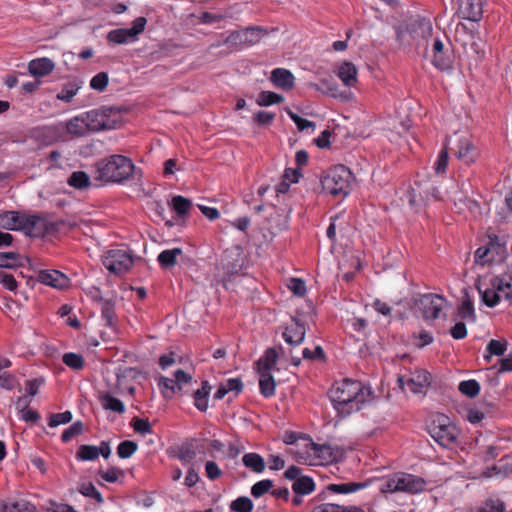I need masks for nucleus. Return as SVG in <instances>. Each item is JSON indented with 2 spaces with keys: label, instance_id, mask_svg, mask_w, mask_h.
Segmentation results:
<instances>
[{
  "label": "nucleus",
  "instance_id": "obj_3",
  "mask_svg": "<svg viewBox=\"0 0 512 512\" xmlns=\"http://www.w3.org/2000/svg\"><path fill=\"white\" fill-rule=\"evenodd\" d=\"M98 179L105 182L123 183L135 172V165L126 156L115 154L96 163Z\"/></svg>",
  "mask_w": 512,
  "mask_h": 512
},
{
  "label": "nucleus",
  "instance_id": "obj_64",
  "mask_svg": "<svg viewBox=\"0 0 512 512\" xmlns=\"http://www.w3.org/2000/svg\"><path fill=\"white\" fill-rule=\"evenodd\" d=\"M275 118V113L268 112V111H258L254 115V121L261 126H267L270 125Z\"/></svg>",
  "mask_w": 512,
  "mask_h": 512
},
{
  "label": "nucleus",
  "instance_id": "obj_55",
  "mask_svg": "<svg viewBox=\"0 0 512 512\" xmlns=\"http://www.w3.org/2000/svg\"><path fill=\"white\" fill-rule=\"evenodd\" d=\"M84 430L83 423L81 421L74 422L69 428L64 430L61 439L63 442H69L74 437L82 434Z\"/></svg>",
  "mask_w": 512,
  "mask_h": 512
},
{
  "label": "nucleus",
  "instance_id": "obj_57",
  "mask_svg": "<svg viewBox=\"0 0 512 512\" xmlns=\"http://www.w3.org/2000/svg\"><path fill=\"white\" fill-rule=\"evenodd\" d=\"M313 87L324 94L337 97V84L326 79L321 80L320 84H314Z\"/></svg>",
  "mask_w": 512,
  "mask_h": 512
},
{
  "label": "nucleus",
  "instance_id": "obj_59",
  "mask_svg": "<svg viewBox=\"0 0 512 512\" xmlns=\"http://www.w3.org/2000/svg\"><path fill=\"white\" fill-rule=\"evenodd\" d=\"M72 420V413L70 411H65L62 413L51 414L49 417V426L56 427L61 424H67Z\"/></svg>",
  "mask_w": 512,
  "mask_h": 512
},
{
  "label": "nucleus",
  "instance_id": "obj_27",
  "mask_svg": "<svg viewBox=\"0 0 512 512\" xmlns=\"http://www.w3.org/2000/svg\"><path fill=\"white\" fill-rule=\"evenodd\" d=\"M337 76L345 86L352 87L357 82V69L352 62L345 61L339 66Z\"/></svg>",
  "mask_w": 512,
  "mask_h": 512
},
{
  "label": "nucleus",
  "instance_id": "obj_32",
  "mask_svg": "<svg viewBox=\"0 0 512 512\" xmlns=\"http://www.w3.org/2000/svg\"><path fill=\"white\" fill-rule=\"evenodd\" d=\"M24 261L29 262V258L22 257L17 252H0L1 268H14L18 266H23Z\"/></svg>",
  "mask_w": 512,
  "mask_h": 512
},
{
  "label": "nucleus",
  "instance_id": "obj_12",
  "mask_svg": "<svg viewBox=\"0 0 512 512\" xmlns=\"http://www.w3.org/2000/svg\"><path fill=\"white\" fill-rule=\"evenodd\" d=\"M112 108L91 110L83 114L89 132H98L115 128L116 122L110 118Z\"/></svg>",
  "mask_w": 512,
  "mask_h": 512
},
{
  "label": "nucleus",
  "instance_id": "obj_29",
  "mask_svg": "<svg viewBox=\"0 0 512 512\" xmlns=\"http://www.w3.org/2000/svg\"><path fill=\"white\" fill-rule=\"evenodd\" d=\"M183 251L181 248H173L162 251L157 260L160 266L164 269L172 268L177 264V258L182 256Z\"/></svg>",
  "mask_w": 512,
  "mask_h": 512
},
{
  "label": "nucleus",
  "instance_id": "obj_2",
  "mask_svg": "<svg viewBox=\"0 0 512 512\" xmlns=\"http://www.w3.org/2000/svg\"><path fill=\"white\" fill-rule=\"evenodd\" d=\"M370 396L369 388L359 381L350 379L336 382L330 390V399L335 409L342 415L360 410Z\"/></svg>",
  "mask_w": 512,
  "mask_h": 512
},
{
  "label": "nucleus",
  "instance_id": "obj_52",
  "mask_svg": "<svg viewBox=\"0 0 512 512\" xmlns=\"http://www.w3.org/2000/svg\"><path fill=\"white\" fill-rule=\"evenodd\" d=\"M79 492L85 496L95 499L98 503L103 502V497L101 493L96 489V487L91 483H81L79 486Z\"/></svg>",
  "mask_w": 512,
  "mask_h": 512
},
{
  "label": "nucleus",
  "instance_id": "obj_1",
  "mask_svg": "<svg viewBox=\"0 0 512 512\" xmlns=\"http://www.w3.org/2000/svg\"><path fill=\"white\" fill-rule=\"evenodd\" d=\"M458 16L464 20L456 29L457 39L468 56L479 54L480 0H458Z\"/></svg>",
  "mask_w": 512,
  "mask_h": 512
},
{
  "label": "nucleus",
  "instance_id": "obj_62",
  "mask_svg": "<svg viewBox=\"0 0 512 512\" xmlns=\"http://www.w3.org/2000/svg\"><path fill=\"white\" fill-rule=\"evenodd\" d=\"M412 338L414 340L413 344L418 348H423L433 342V336L425 330H422L418 334L414 333Z\"/></svg>",
  "mask_w": 512,
  "mask_h": 512
},
{
  "label": "nucleus",
  "instance_id": "obj_45",
  "mask_svg": "<svg viewBox=\"0 0 512 512\" xmlns=\"http://www.w3.org/2000/svg\"><path fill=\"white\" fill-rule=\"evenodd\" d=\"M172 206L179 217H184L188 214L192 203L189 199L178 195L172 198Z\"/></svg>",
  "mask_w": 512,
  "mask_h": 512
},
{
  "label": "nucleus",
  "instance_id": "obj_4",
  "mask_svg": "<svg viewBox=\"0 0 512 512\" xmlns=\"http://www.w3.org/2000/svg\"><path fill=\"white\" fill-rule=\"evenodd\" d=\"M509 343L506 339H491L485 348L483 360L486 369L494 374L512 372V353L506 354Z\"/></svg>",
  "mask_w": 512,
  "mask_h": 512
},
{
  "label": "nucleus",
  "instance_id": "obj_41",
  "mask_svg": "<svg viewBox=\"0 0 512 512\" xmlns=\"http://www.w3.org/2000/svg\"><path fill=\"white\" fill-rule=\"evenodd\" d=\"M449 164V153L446 145L440 150L437 159L433 165L435 175L444 176L447 173Z\"/></svg>",
  "mask_w": 512,
  "mask_h": 512
},
{
  "label": "nucleus",
  "instance_id": "obj_50",
  "mask_svg": "<svg viewBox=\"0 0 512 512\" xmlns=\"http://www.w3.org/2000/svg\"><path fill=\"white\" fill-rule=\"evenodd\" d=\"M138 445L134 441H122L117 447V454L120 458L126 459L131 457L137 450Z\"/></svg>",
  "mask_w": 512,
  "mask_h": 512
},
{
  "label": "nucleus",
  "instance_id": "obj_20",
  "mask_svg": "<svg viewBox=\"0 0 512 512\" xmlns=\"http://www.w3.org/2000/svg\"><path fill=\"white\" fill-rule=\"evenodd\" d=\"M396 475L400 492L413 494L423 491L426 487V481L421 477L407 473H399Z\"/></svg>",
  "mask_w": 512,
  "mask_h": 512
},
{
  "label": "nucleus",
  "instance_id": "obj_14",
  "mask_svg": "<svg viewBox=\"0 0 512 512\" xmlns=\"http://www.w3.org/2000/svg\"><path fill=\"white\" fill-rule=\"evenodd\" d=\"M147 20L145 17H138L133 21L131 28H120L108 33V40L116 44H124L134 41L145 29Z\"/></svg>",
  "mask_w": 512,
  "mask_h": 512
},
{
  "label": "nucleus",
  "instance_id": "obj_30",
  "mask_svg": "<svg viewBox=\"0 0 512 512\" xmlns=\"http://www.w3.org/2000/svg\"><path fill=\"white\" fill-rule=\"evenodd\" d=\"M1 512H35L36 507L30 502L20 499L16 501L3 502L0 505Z\"/></svg>",
  "mask_w": 512,
  "mask_h": 512
},
{
  "label": "nucleus",
  "instance_id": "obj_25",
  "mask_svg": "<svg viewBox=\"0 0 512 512\" xmlns=\"http://www.w3.org/2000/svg\"><path fill=\"white\" fill-rule=\"evenodd\" d=\"M66 132L73 137H83L89 133L83 114L75 116L64 123Z\"/></svg>",
  "mask_w": 512,
  "mask_h": 512
},
{
  "label": "nucleus",
  "instance_id": "obj_8",
  "mask_svg": "<svg viewBox=\"0 0 512 512\" xmlns=\"http://www.w3.org/2000/svg\"><path fill=\"white\" fill-rule=\"evenodd\" d=\"M265 34L266 30L261 26H251L232 31L224 40V44L234 47L252 46L259 43Z\"/></svg>",
  "mask_w": 512,
  "mask_h": 512
},
{
  "label": "nucleus",
  "instance_id": "obj_5",
  "mask_svg": "<svg viewBox=\"0 0 512 512\" xmlns=\"http://www.w3.org/2000/svg\"><path fill=\"white\" fill-rule=\"evenodd\" d=\"M353 181V173L344 165L328 169L321 177L323 191L333 196H347Z\"/></svg>",
  "mask_w": 512,
  "mask_h": 512
},
{
  "label": "nucleus",
  "instance_id": "obj_10",
  "mask_svg": "<svg viewBox=\"0 0 512 512\" xmlns=\"http://www.w3.org/2000/svg\"><path fill=\"white\" fill-rule=\"evenodd\" d=\"M484 243L482 251V266L484 264L501 263L507 256V249L504 242L496 235L488 234L482 238Z\"/></svg>",
  "mask_w": 512,
  "mask_h": 512
},
{
  "label": "nucleus",
  "instance_id": "obj_49",
  "mask_svg": "<svg viewBox=\"0 0 512 512\" xmlns=\"http://www.w3.org/2000/svg\"><path fill=\"white\" fill-rule=\"evenodd\" d=\"M165 398H171L175 393L179 392L177 389V383L173 378L160 377L158 383Z\"/></svg>",
  "mask_w": 512,
  "mask_h": 512
},
{
  "label": "nucleus",
  "instance_id": "obj_47",
  "mask_svg": "<svg viewBox=\"0 0 512 512\" xmlns=\"http://www.w3.org/2000/svg\"><path fill=\"white\" fill-rule=\"evenodd\" d=\"M458 390L469 398H474L480 391V385L476 380L462 381L458 385Z\"/></svg>",
  "mask_w": 512,
  "mask_h": 512
},
{
  "label": "nucleus",
  "instance_id": "obj_58",
  "mask_svg": "<svg viewBox=\"0 0 512 512\" xmlns=\"http://www.w3.org/2000/svg\"><path fill=\"white\" fill-rule=\"evenodd\" d=\"M225 390H227V393H233L234 396L239 395L243 390V382L240 378H231L226 380L225 382L221 383Z\"/></svg>",
  "mask_w": 512,
  "mask_h": 512
},
{
  "label": "nucleus",
  "instance_id": "obj_37",
  "mask_svg": "<svg viewBox=\"0 0 512 512\" xmlns=\"http://www.w3.org/2000/svg\"><path fill=\"white\" fill-rule=\"evenodd\" d=\"M315 483L309 476H301L292 484V490L298 495H307L314 491Z\"/></svg>",
  "mask_w": 512,
  "mask_h": 512
},
{
  "label": "nucleus",
  "instance_id": "obj_35",
  "mask_svg": "<svg viewBox=\"0 0 512 512\" xmlns=\"http://www.w3.org/2000/svg\"><path fill=\"white\" fill-rule=\"evenodd\" d=\"M243 465L255 473H262L265 470V461L257 453H247L242 457Z\"/></svg>",
  "mask_w": 512,
  "mask_h": 512
},
{
  "label": "nucleus",
  "instance_id": "obj_39",
  "mask_svg": "<svg viewBox=\"0 0 512 512\" xmlns=\"http://www.w3.org/2000/svg\"><path fill=\"white\" fill-rule=\"evenodd\" d=\"M100 402L102 407L106 410H110L119 414L125 412L124 403L120 399L113 397L109 393L101 395Z\"/></svg>",
  "mask_w": 512,
  "mask_h": 512
},
{
  "label": "nucleus",
  "instance_id": "obj_18",
  "mask_svg": "<svg viewBox=\"0 0 512 512\" xmlns=\"http://www.w3.org/2000/svg\"><path fill=\"white\" fill-rule=\"evenodd\" d=\"M305 334V323L297 318H292L291 323L285 327L282 337L291 347H296L303 342Z\"/></svg>",
  "mask_w": 512,
  "mask_h": 512
},
{
  "label": "nucleus",
  "instance_id": "obj_7",
  "mask_svg": "<svg viewBox=\"0 0 512 512\" xmlns=\"http://www.w3.org/2000/svg\"><path fill=\"white\" fill-rule=\"evenodd\" d=\"M432 23L429 19L424 17H416L411 19L404 30L399 29L397 32V39L399 41L406 40V35H409L411 41L416 45L426 42L432 36Z\"/></svg>",
  "mask_w": 512,
  "mask_h": 512
},
{
  "label": "nucleus",
  "instance_id": "obj_40",
  "mask_svg": "<svg viewBox=\"0 0 512 512\" xmlns=\"http://www.w3.org/2000/svg\"><path fill=\"white\" fill-rule=\"evenodd\" d=\"M366 487L365 483L347 482L339 484H329L327 490L337 494H349Z\"/></svg>",
  "mask_w": 512,
  "mask_h": 512
},
{
  "label": "nucleus",
  "instance_id": "obj_61",
  "mask_svg": "<svg viewBox=\"0 0 512 512\" xmlns=\"http://www.w3.org/2000/svg\"><path fill=\"white\" fill-rule=\"evenodd\" d=\"M132 427L135 432L145 435L152 433V426L147 419L134 418L132 420Z\"/></svg>",
  "mask_w": 512,
  "mask_h": 512
},
{
  "label": "nucleus",
  "instance_id": "obj_11",
  "mask_svg": "<svg viewBox=\"0 0 512 512\" xmlns=\"http://www.w3.org/2000/svg\"><path fill=\"white\" fill-rule=\"evenodd\" d=\"M133 262L131 251L124 249L110 250L103 257V265L114 274L127 272L133 265Z\"/></svg>",
  "mask_w": 512,
  "mask_h": 512
},
{
  "label": "nucleus",
  "instance_id": "obj_15",
  "mask_svg": "<svg viewBox=\"0 0 512 512\" xmlns=\"http://www.w3.org/2000/svg\"><path fill=\"white\" fill-rule=\"evenodd\" d=\"M29 237H42L48 232V223L38 215L23 212L21 230Z\"/></svg>",
  "mask_w": 512,
  "mask_h": 512
},
{
  "label": "nucleus",
  "instance_id": "obj_33",
  "mask_svg": "<svg viewBox=\"0 0 512 512\" xmlns=\"http://www.w3.org/2000/svg\"><path fill=\"white\" fill-rule=\"evenodd\" d=\"M463 297L461 305L458 308L459 315L462 319L475 320V310L473 305V299L469 295L467 288L462 289Z\"/></svg>",
  "mask_w": 512,
  "mask_h": 512
},
{
  "label": "nucleus",
  "instance_id": "obj_23",
  "mask_svg": "<svg viewBox=\"0 0 512 512\" xmlns=\"http://www.w3.org/2000/svg\"><path fill=\"white\" fill-rule=\"evenodd\" d=\"M54 68V62L46 57L31 60L28 64L29 73L35 77H44L50 74Z\"/></svg>",
  "mask_w": 512,
  "mask_h": 512
},
{
  "label": "nucleus",
  "instance_id": "obj_63",
  "mask_svg": "<svg viewBox=\"0 0 512 512\" xmlns=\"http://www.w3.org/2000/svg\"><path fill=\"white\" fill-rule=\"evenodd\" d=\"M124 473L122 470L112 467L109 468L107 471H99L100 477L109 483H114L119 479V476H122Z\"/></svg>",
  "mask_w": 512,
  "mask_h": 512
},
{
  "label": "nucleus",
  "instance_id": "obj_60",
  "mask_svg": "<svg viewBox=\"0 0 512 512\" xmlns=\"http://www.w3.org/2000/svg\"><path fill=\"white\" fill-rule=\"evenodd\" d=\"M286 112H287L288 116L290 117V119L296 124L297 128L300 131L315 127V124L312 121H309L307 119L300 117L299 115L294 113L292 110L286 109Z\"/></svg>",
  "mask_w": 512,
  "mask_h": 512
},
{
  "label": "nucleus",
  "instance_id": "obj_51",
  "mask_svg": "<svg viewBox=\"0 0 512 512\" xmlns=\"http://www.w3.org/2000/svg\"><path fill=\"white\" fill-rule=\"evenodd\" d=\"M230 509L234 512H252L253 502L248 497H238L232 501Z\"/></svg>",
  "mask_w": 512,
  "mask_h": 512
},
{
  "label": "nucleus",
  "instance_id": "obj_53",
  "mask_svg": "<svg viewBox=\"0 0 512 512\" xmlns=\"http://www.w3.org/2000/svg\"><path fill=\"white\" fill-rule=\"evenodd\" d=\"M274 486V483L270 479L261 480L257 483H255L251 487V494L255 498H259L263 496L265 493H267L272 487Z\"/></svg>",
  "mask_w": 512,
  "mask_h": 512
},
{
  "label": "nucleus",
  "instance_id": "obj_54",
  "mask_svg": "<svg viewBox=\"0 0 512 512\" xmlns=\"http://www.w3.org/2000/svg\"><path fill=\"white\" fill-rule=\"evenodd\" d=\"M504 502L499 498H488L482 505V512H505Z\"/></svg>",
  "mask_w": 512,
  "mask_h": 512
},
{
  "label": "nucleus",
  "instance_id": "obj_21",
  "mask_svg": "<svg viewBox=\"0 0 512 512\" xmlns=\"http://www.w3.org/2000/svg\"><path fill=\"white\" fill-rule=\"evenodd\" d=\"M38 280L56 289H65L70 284L69 278L58 270H41L38 273Z\"/></svg>",
  "mask_w": 512,
  "mask_h": 512
},
{
  "label": "nucleus",
  "instance_id": "obj_46",
  "mask_svg": "<svg viewBox=\"0 0 512 512\" xmlns=\"http://www.w3.org/2000/svg\"><path fill=\"white\" fill-rule=\"evenodd\" d=\"M284 97L272 91H262L257 98V104L259 106H269L283 102Z\"/></svg>",
  "mask_w": 512,
  "mask_h": 512
},
{
  "label": "nucleus",
  "instance_id": "obj_48",
  "mask_svg": "<svg viewBox=\"0 0 512 512\" xmlns=\"http://www.w3.org/2000/svg\"><path fill=\"white\" fill-rule=\"evenodd\" d=\"M62 361L66 366L74 370H81L84 367V358L77 353H65L62 357Z\"/></svg>",
  "mask_w": 512,
  "mask_h": 512
},
{
  "label": "nucleus",
  "instance_id": "obj_38",
  "mask_svg": "<svg viewBox=\"0 0 512 512\" xmlns=\"http://www.w3.org/2000/svg\"><path fill=\"white\" fill-rule=\"evenodd\" d=\"M99 294L100 291L96 290V295L94 296V298L102 302V318L106 321V324L108 326H112L115 318V305L111 300H103Z\"/></svg>",
  "mask_w": 512,
  "mask_h": 512
},
{
  "label": "nucleus",
  "instance_id": "obj_9",
  "mask_svg": "<svg viewBox=\"0 0 512 512\" xmlns=\"http://www.w3.org/2000/svg\"><path fill=\"white\" fill-rule=\"evenodd\" d=\"M493 290L482 292V303L494 307L501 298L512 302V282L505 278L495 277L491 280Z\"/></svg>",
  "mask_w": 512,
  "mask_h": 512
},
{
  "label": "nucleus",
  "instance_id": "obj_16",
  "mask_svg": "<svg viewBox=\"0 0 512 512\" xmlns=\"http://www.w3.org/2000/svg\"><path fill=\"white\" fill-rule=\"evenodd\" d=\"M431 375L426 370H415L411 376L405 380L404 376L398 378V383L401 388L407 385L409 390L414 393H421L422 390L430 384Z\"/></svg>",
  "mask_w": 512,
  "mask_h": 512
},
{
  "label": "nucleus",
  "instance_id": "obj_28",
  "mask_svg": "<svg viewBox=\"0 0 512 512\" xmlns=\"http://www.w3.org/2000/svg\"><path fill=\"white\" fill-rule=\"evenodd\" d=\"M457 413L461 416L462 419L469 421L472 424H477L480 422V410L478 407L472 405L471 403H460L457 406Z\"/></svg>",
  "mask_w": 512,
  "mask_h": 512
},
{
  "label": "nucleus",
  "instance_id": "obj_42",
  "mask_svg": "<svg viewBox=\"0 0 512 512\" xmlns=\"http://www.w3.org/2000/svg\"><path fill=\"white\" fill-rule=\"evenodd\" d=\"M81 88L80 83L71 81L63 85L61 91L56 95L58 100L69 103Z\"/></svg>",
  "mask_w": 512,
  "mask_h": 512
},
{
  "label": "nucleus",
  "instance_id": "obj_24",
  "mask_svg": "<svg viewBox=\"0 0 512 512\" xmlns=\"http://www.w3.org/2000/svg\"><path fill=\"white\" fill-rule=\"evenodd\" d=\"M270 80L276 87H279L284 90H289L294 86V76L287 69H274L271 73Z\"/></svg>",
  "mask_w": 512,
  "mask_h": 512
},
{
  "label": "nucleus",
  "instance_id": "obj_56",
  "mask_svg": "<svg viewBox=\"0 0 512 512\" xmlns=\"http://www.w3.org/2000/svg\"><path fill=\"white\" fill-rule=\"evenodd\" d=\"M109 77L106 72H99L90 81V87L96 91H104L108 85Z\"/></svg>",
  "mask_w": 512,
  "mask_h": 512
},
{
  "label": "nucleus",
  "instance_id": "obj_44",
  "mask_svg": "<svg viewBox=\"0 0 512 512\" xmlns=\"http://www.w3.org/2000/svg\"><path fill=\"white\" fill-rule=\"evenodd\" d=\"M501 462L502 461H500L497 464H493L490 467L487 466L482 471V477H486V478L496 477V478H501V479L506 477L509 473V467L507 464H502Z\"/></svg>",
  "mask_w": 512,
  "mask_h": 512
},
{
  "label": "nucleus",
  "instance_id": "obj_6",
  "mask_svg": "<svg viewBox=\"0 0 512 512\" xmlns=\"http://www.w3.org/2000/svg\"><path fill=\"white\" fill-rule=\"evenodd\" d=\"M429 434L439 445L448 448L456 443L459 430L448 416L437 413L429 425Z\"/></svg>",
  "mask_w": 512,
  "mask_h": 512
},
{
  "label": "nucleus",
  "instance_id": "obj_31",
  "mask_svg": "<svg viewBox=\"0 0 512 512\" xmlns=\"http://www.w3.org/2000/svg\"><path fill=\"white\" fill-rule=\"evenodd\" d=\"M211 390V386L208 381H203L201 388L197 389L194 394V405L195 407L205 412L208 408V396Z\"/></svg>",
  "mask_w": 512,
  "mask_h": 512
},
{
  "label": "nucleus",
  "instance_id": "obj_36",
  "mask_svg": "<svg viewBox=\"0 0 512 512\" xmlns=\"http://www.w3.org/2000/svg\"><path fill=\"white\" fill-rule=\"evenodd\" d=\"M67 183L69 186L79 190L87 189L91 185L90 177L84 171L72 172L67 179Z\"/></svg>",
  "mask_w": 512,
  "mask_h": 512
},
{
  "label": "nucleus",
  "instance_id": "obj_17",
  "mask_svg": "<svg viewBox=\"0 0 512 512\" xmlns=\"http://www.w3.org/2000/svg\"><path fill=\"white\" fill-rule=\"evenodd\" d=\"M111 454V448L108 441H102L99 446L94 445H81L77 452L76 458L82 461L96 460L99 455L107 459Z\"/></svg>",
  "mask_w": 512,
  "mask_h": 512
},
{
  "label": "nucleus",
  "instance_id": "obj_13",
  "mask_svg": "<svg viewBox=\"0 0 512 512\" xmlns=\"http://www.w3.org/2000/svg\"><path fill=\"white\" fill-rule=\"evenodd\" d=\"M445 299L437 294H424L416 300V307L425 320H434L439 317L444 308Z\"/></svg>",
  "mask_w": 512,
  "mask_h": 512
},
{
  "label": "nucleus",
  "instance_id": "obj_19",
  "mask_svg": "<svg viewBox=\"0 0 512 512\" xmlns=\"http://www.w3.org/2000/svg\"><path fill=\"white\" fill-rule=\"evenodd\" d=\"M433 64L441 70L447 71L452 68L453 56L449 49H444V44L440 39H435L433 43Z\"/></svg>",
  "mask_w": 512,
  "mask_h": 512
},
{
  "label": "nucleus",
  "instance_id": "obj_43",
  "mask_svg": "<svg viewBox=\"0 0 512 512\" xmlns=\"http://www.w3.org/2000/svg\"><path fill=\"white\" fill-rule=\"evenodd\" d=\"M259 388L264 397H271L275 393V380L271 373L259 374Z\"/></svg>",
  "mask_w": 512,
  "mask_h": 512
},
{
  "label": "nucleus",
  "instance_id": "obj_26",
  "mask_svg": "<svg viewBox=\"0 0 512 512\" xmlns=\"http://www.w3.org/2000/svg\"><path fill=\"white\" fill-rule=\"evenodd\" d=\"M277 359V350L275 348H268L264 355L255 363L258 374L271 373V370L276 366Z\"/></svg>",
  "mask_w": 512,
  "mask_h": 512
},
{
  "label": "nucleus",
  "instance_id": "obj_34",
  "mask_svg": "<svg viewBox=\"0 0 512 512\" xmlns=\"http://www.w3.org/2000/svg\"><path fill=\"white\" fill-rule=\"evenodd\" d=\"M198 448V442L192 439L179 447L177 457L182 462H190L196 457Z\"/></svg>",
  "mask_w": 512,
  "mask_h": 512
},
{
  "label": "nucleus",
  "instance_id": "obj_22",
  "mask_svg": "<svg viewBox=\"0 0 512 512\" xmlns=\"http://www.w3.org/2000/svg\"><path fill=\"white\" fill-rule=\"evenodd\" d=\"M22 218V211L10 210L0 212V227L8 231H20Z\"/></svg>",
  "mask_w": 512,
  "mask_h": 512
}]
</instances>
